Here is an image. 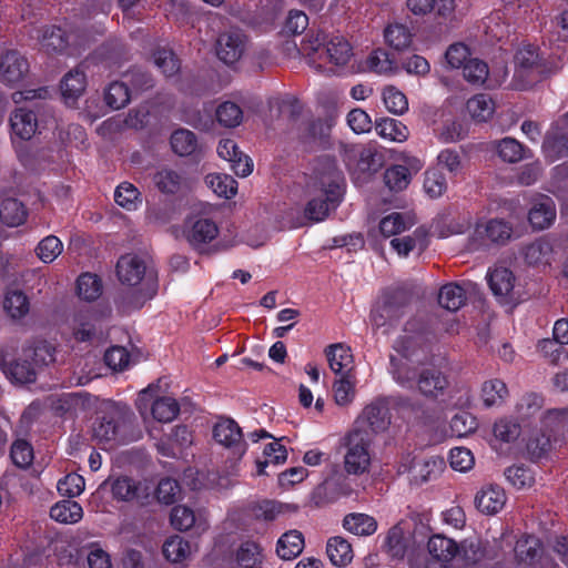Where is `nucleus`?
<instances>
[{
	"label": "nucleus",
	"instance_id": "nucleus-59",
	"mask_svg": "<svg viewBox=\"0 0 568 568\" xmlns=\"http://www.w3.org/2000/svg\"><path fill=\"white\" fill-rule=\"evenodd\" d=\"M544 405V397L537 393L524 395L516 405V413L521 420L536 415Z\"/></svg>",
	"mask_w": 568,
	"mask_h": 568
},
{
	"label": "nucleus",
	"instance_id": "nucleus-10",
	"mask_svg": "<svg viewBox=\"0 0 568 568\" xmlns=\"http://www.w3.org/2000/svg\"><path fill=\"white\" fill-rule=\"evenodd\" d=\"M246 45V36L239 29H230L219 36L215 45L216 55L225 64H233L243 57Z\"/></svg>",
	"mask_w": 568,
	"mask_h": 568
},
{
	"label": "nucleus",
	"instance_id": "nucleus-50",
	"mask_svg": "<svg viewBox=\"0 0 568 568\" xmlns=\"http://www.w3.org/2000/svg\"><path fill=\"white\" fill-rule=\"evenodd\" d=\"M542 429L549 433H559L568 427V407L551 408L541 416Z\"/></svg>",
	"mask_w": 568,
	"mask_h": 568
},
{
	"label": "nucleus",
	"instance_id": "nucleus-55",
	"mask_svg": "<svg viewBox=\"0 0 568 568\" xmlns=\"http://www.w3.org/2000/svg\"><path fill=\"white\" fill-rule=\"evenodd\" d=\"M63 251V244L59 237L48 235L41 240L36 248L37 256L43 263H52Z\"/></svg>",
	"mask_w": 568,
	"mask_h": 568
},
{
	"label": "nucleus",
	"instance_id": "nucleus-19",
	"mask_svg": "<svg viewBox=\"0 0 568 568\" xmlns=\"http://www.w3.org/2000/svg\"><path fill=\"white\" fill-rule=\"evenodd\" d=\"M264 552L262 547L251 540L241 542L229 558L230 568H263Z\"/></svg>",
	"mask_w": 568,
	"mask_h": 568
},
{
	"label": "nucleus",
	"instance_id": "nucleus-51",
	"mask_svg": "<svg viewBox=\"0 0 568 568\" xmlns=\"http://www.w3.org/2000/svg\"><path fill=\"white\" fill-rule=\"evenodd\" d=\"M130 99L131 93L128 84L120 81L110 83L104 94L106 104L114 110L124 108L130 102Z\"/></svg>",
	"mask_w": 568,
	"mask_h": 568
},
{
	"label": "nucleus",
	"instance_id": "nucleus-44",
	"mask_svg": "<svg viewBox=\"0 0 568 568\" xmlns=\"http://www.w3.org/2000/svg\"><path fill=\"white\" fill-rule=\"evenodd\" d=\"M466 106L470 116L478 122L489 120L495 111L494 101L487 94L470 98Z\"/></svg>",
	"mask_w": 568,
	"mask_h": 568
},
{
	"label": "nucleus",
	"instance_id": "nucleus-56",
	"mask_svg": "<svg viewBox=\"0 0 568 568\" xmlns=\"http://www.w3.org/2000/svg\"><path fill=\"white\" fill-rule=\"evenodd\" d=\"M384 181L392 191H403L410 182L409 170L404 165H394L384 173Z\"/></svg>",
	"mask_w": 568,
	"mask_h": 568
},
{
	"label": "nucleus",
	"instance_id": "nucleus-41",
	"mask_svg": "<svg viewBox=\"0 0 568 568\" xmlns=\"http://www.w3.org/2000/svg\"><path fill=\"white\" fill-rule=\"evenodd\" d=\"M3 308L11 318L20 320L30 311L29 298L20 290L9 291L3 300Z\"/></svg>",
	"mask_w": 568,
	"mask_h": 568
},
{
	"label": "nucleus",
	"instance_id": "nucleus-3",
	"mask_svg": "<svg viewBox=\"0 0 568 568\" xmlns=\"http://www.w3.org/2000/svg\"><path fill=\"white\" fill-rule=\"evenodd\" d=\"M410 295L403 287H389L378 297L371 313L374 327L381 328L396 323L405 313Z\"/></svg>",
	"mask_w": 568,
	"mask_h": 568
},
{
	"label": "nucleus",
	"instance_id": "nucleus-7",
	"mask_svg": "<svg viewBox=\"0 0 568 568\" xmlns=\"http://www.w3.org/2000/svg\"><path fill=\"white\" fill-rule=\"evenodd\" d=\"M323 48L329 62L336 65H345L353 55L349 42L343 36H332L327 39L324 34H317L304 43L302 50L307 54L316 53Z\"/></svg>",
	"mask_w": 568,
	"mask_h": 568
},
{
	"label": "nucleus",
	"instance_id": "nucleus-38",
	"mask_svg": "<svg viewBox=\"0 0 568 568\" xmlns=\"http://www.w3.org/2000/svg\"><path fill=\"white\" fill-rule=\"evenodd\" d=\"M153 181L156 187L165 194H175L184 185V178L181 172L169 168L159 170L154 174Z\"/></svg>",
	"mask_w": 568,
	"mask_h": 568
},
{
	"label": "nucleus",
	"instance_id": "nucleus-35",
	"mask_svg": "<svg viewBox=\"0 0 568 568\" xmlns=\"http://www.w3.org/2000/svg\"><path fill=\"white\" fill-rule=\"evenodd\" d=\"M476 233L481 235L485 233L486 237L493 243H506L513 233V227L509 223L500 219H493L485 224H478Z\"/></svg>",
	"mask_w": 568,
	"mask_h": 568
},
{
	"label": "nucleus",
	"instance_id": "nucleus-27",
	"mask_svg": "<svg viewBox=\"0 0 568 568\" xmlns=\"http://www.w3.org/2000/svg\"><path fill=\"white\" fill-rule=\"evenodd\" d=\"M12 132L22 140L31 139L38 128L36 114L26 108H18L10 116Z\"/></svg>",
	"mask_w": 568,
	"mask_h": 568
},
{
	"label": "nucleus",
	"instance_id": "nucleus-13",
	"mask_svg": "<svg viewBox=\"0 0 568 568\" xmlns=\"http://www.w3.org/2000/svg\"><path fill=\"white\" fill-rule=\"evenodd\" d=\"M146 263L136 254L122 255L116 263V276L126 287L146 285Z\"/></svg>",
	"mask_w": 568,
	"mask_h": 568
},
{
	"label": "nucleus",
	"instance_id": "nucleus-45",
	"mask_svg": "<svg viewBox=\"0 0 568 568\" xmlns=\"http://www.w3.org/2000/svg\"><path fill=\"white\" fill-rule=\"evenodd\" d=\"M205 183L216 195L225 199H231L237 191V182L226 174H207Z\"/></svg>",
	"mask_w": 568,
	"mask_h": 568
},
{
	"label": "nucleus",
	"instance_id": "nucleus-28",
	"mask_svg": "<svg viewBox=\"0 0 568 568\" xmlns=\"http://www.w3.org/2000/svg\"><path fill=\"white\" fill-rule=\"evenodd\" d=\"M304 549V537L298 530H288L283 534L276 544V552L284 560L296 558Z\"/></svg>",
	"mask_w": 568,
	"mask_h": 568
},
{
	"label": "nucleus",
	"instance_id": "nucleus-57",
	"mask_svg": "<svg viewBox=\"0 0 568 568\" xmlns=\"http://www.w3.org/2000/svg\"><path fill=\"white\" fill-rule=\"evenodd\" d=\"M385 40L392 48L404 50L412 43V33L404 24H392L385 30Z\"/></svg>",
	"mask_w": 568,
	"mask_h": 568
},
{
	"label": "nucleus",
	"instance_id": "nucleus-42",
	"mask_svg": "<svg viewBox=\"0 0 568 568\" xmlns=\"http://www.w3.org/2000/svg\"><path fill=\"white\" fill-rule=\"evenodd\" d=\"M171 148L180 156H189L196 152L199 144L195 134L186 129H180L171 135Z\"/></svg>",
	"mask_w": 568,
	"mask_h": 568
},
{
	"label": "nucleus",
	"instance_id": "nucleus-37",
	"mask_svg": "<svg viewBox=\"0 0 568 568\" xmlns=\"http://www.w3.org/2000/svg\"><path fill=\"white\" fill-rule=\"evenodd\" d=\"M438 303L443 308L456 312L466 303V292L457 283H448L439 290Z\"/></svg>",
	"mask_w": 568,
	"mask_h": 568
},
{
	"label": "nucleus",
	"instance_id": "nucleus-15",
	"mask_svg": "<svg viewBox=\"0 0 568 568\" xmlns=\"http://www.w3.org/2000/svg\"><path fill=\"white\" fill-rule=\"evenodd\" d=\"M219 235L216 223L206 217L195 220L185 232L190 245L200 253H209L207 246Z\"/></svg>",
	"mask_w": 568,
	"mask_h": 568
},
{
	"label": "nucleus",
	"instance_id": "nucleus-61",
	"mask_svg": "<svg viewBox=\"0 0 568 568\" xmlns=\"http://www.w3.org/2000/svg\"><path fill=\"white\" fill-rule=\"evenodd\" d=\"M73 335L79 342L89 341L94 334L93 315L89 312H79L73 318Z\"/></svg>",
	"mask_w": 568,
	"mask_h": 568
},
{
	"label": "nucleus",
	"instance_id": "nucleus-8",
	"mask_svg": "<svg viewBox=\"0 0 568 568\" xmlns=\"http://www.w3.org/2000/svg\"><path fill=\"white\" fill-rule=\"evenodd\" d=\"M84 367H89V371L79 375L77 384L84 385L90 381L106 376L113 373H121L128 369L134 362H131V357H84Z\"/></svg>",
	"mask_w": 568,
	"mask_h": 568
},
{
	"label": "nucleus",
	"instance_id": "nucleus-12",
	"mask_svg": "<svg viewBox=\"0 0 568 568\" xmlns=\"http://www.w3.org/2000/svg\"><path fill=\"white\" fill-rule=\"evenodd\" d=\"M428 560L424 568H449L458 552V545L455 540L443 535H433L427 542Z\"/></svg>",
	"mask_w": 568,
	"mask_h": 568
},
{
	"label": "nucleus",
	"instance_id": "nucleus-4",
	"mask_svg": "<svg viewBox=\"0 0 568 568\" xmlns=\"http://www.w3.org/2000/svg\"><path fill=\"white\" fill-rule=\"evenodd\" d=\"M39 50L48 55H73L80 52L78 37L55 24H45L36 29Z\"/></svg>",
	"mask_w": 568,
	"mask_h": 568
},
{
	"label": "nucleus",
	"instance_id": "nucleus-22",
	"mask_svg": "<svg viewBox=\"0 0 568 568\" xmlns=\"http://www.w3.org/2000/svg\"><path fill=\"white\" fill-rule=\"evenodd\" d=\"M415 384L423 396L438 398L447 389L448 379L436 368H424L420 371Z\"/></svg>",
	"mask_w": 568,
	"mask_h": 568
},
{
	"label": "nucleus",
	"instance_id": "nucleus-23",
	"mask_svg": "<svg viewBox=\"0 0 568 568\" xmlns=\"http://www.w3.org/2000/svg\"><path fill=\"white\" fill-rule=\"evenodd\" d=\"M154 292L148 285L128 287L121 291L115 297V305L122 314H129L140 310Z\"/></svg>",
	"mask_w": 568,
	"mask_h": 568
},
{
	"label": "nucleus",
	"instance_id": "nucleus-5",
	"mask_svg": "<svg viewBox=\"0 0 568 568\" xmlns=\"http://www.w3.org/2000/svg\"><path fill=\"white\" fill-rule=\"evenodd\" d=\"M163 392L162 378H159L139 393L136 408L143 414L152 403L151 412L154 419L160 423H170L178 416L180 406L174 398L161 396Z\"/></svg>",
	"mask_w": 568,
	"mask_h": 568
},
{
	"label": "nucleus",
	"instance_id": "nucleus-63",
	"mask_svg": "<svg viewBox=\"0 0 568 568\" xmlns=\"http://www.w3.org/2000/svg\"><path fill=\"white\" fill-rule=\"evenodd\" d=\"M449 428L453 436L465 437L477 428V420L471 414L460 412L452 418Z\"/></svg>",
	"mask_w": 568,
	"mask_h": 568
},
{
	"label": "nucleus",
	"instance_id": "nucleus-53",
	"mask_svg": "<svg viewBox=\"0 0 568 568\" xmlns=\"http://www.w3.org/2000/svg\"><path fill=\"white\" fill-rule=\"evenodd\" d=\"M216 119L225 128H235L243 120V111L236 103L226 101L217 106Z\"/></svg>",
	"mask_w": 568,
	"mask_h": 568
},
{
	"label": "nucleus",
	"instance_id": "nucleus-47",
	"mask_svg": "<svg viewBox=\"0 0 568 568\" xmlns=\"http://www.w3.org/2000/svg\"><path fill=\"white\" fill-rule=\"evenodd\" d=\"M163 555L171 562H183L191 555V546L182 537L172 536L163 545Z\"/></svg>",
	"mask_w": 568,
	"mask_h": 568
},
{
	"label": "nucleus",
	"instance_id": "nucleus-21",
	"mask_svg": "<svg viewBox=\"0 0 568 568\" xmlns=\"http://www.w3.org/2000/svg\"><path fill=\"white\" fill-rule=\"evenodd\" d=\"M410 535L406 534L402 525L393 526L384 538L383 549L395 559L407 556L412 566H415L410 551Z\"/></svg>",
	"mask_w": 568,
	"mask_h": 568
},
{
	"label": "nucleus",
	"instance_id": "nucleus-48",
	"mask_svg": "<svg viewBox=\"0 0 568 568\" xmlns=\"http://www.w3.org/2000/svg\"><path fill=\"white\" fill-rule=\"evenodd\" d=\"M77 292L81 300L92 302L102 294V282L97 275L84 273L77 281Z\"/></svg>",
	"mask_w": 568,
	"mask_h": 568
},
{
	"label": "nucleus",
	"instance_id": "nucleus-24",
	"mask_svg": "<svg viewBox=\"0 0 568 568\" xmlns=\"http://www.w3.org/2000/svg\"><path fill=\"white\" fill-rule=\"evenodd\" d=\"M389 373L397 384L412 388L420 371L414 357H390Z\"/></svg>",
	"mask_w": 568,
	"mask_h": 568
},
{
	"label": "nucleus",
	"instance_id": "nucleus-30",
	"mask_svg": "<svg viewBox=\"0 0 568 568\" xmlns=\"http://www.w3.org/2000/svg\"><path fill=\"white\" fill-rule=\"evenodd\" d=\"M556 217L554 202L549 197L536 203L529 211L528 220L534 229L544 230L551 225Z\"/></svg>",
	"mask_w": 568,
	"mask_h": 568
},
{
	"label": "nucleus",
	"instance_id": "nucleus-1",
	"mask_svg": "<svg viewBox=\"0 0 568 568\" xmlns=\"http://www.w3.org/2000/svg\"><path fill=\"white\" fill-rule=\"evenodd\" d=\"M343 175L333 161H327L323 172H318L314 182L317 192L305 209L306 216L321 222L334 210L342 196Z\"/></svg>",
	"mask_w": 568,
	"mask_h": 568
},
{
	"label": "nucleus",
	"instance_id": "nucleus-49",
	"mask_svg": "<svg viewBox=\"0 0 568 568\" xmlns=\"http://www.w3.org/2000/svg\"><path fill=\"white\" fill-rule=\"evenodd\" d=\"M542 150L551 162L568 156V136L558 132L549 133L544 141Z\"/></svg>",
	"mask_w": 568,
	"mask_h": 568
},
{
	"label": "nucleus",
	"instance_id": "nucleus-26",
	"mask_svg": "<svg viewBox=\"0 0 568 568\" xmlns=\"http://www.w3.org/2000/svg\"><path fill=\"white\" fill-rule=\"evenodd\" d=\"M171 524L175 529L187 530L195 527L196 531H204L207 528L206 518L186 506H175L171 511Z\"/></svg>",
	"mask_w": 568,
	"mask_h": 568
},
{
	"label": "nucleus",
	"instance_id": "nucleus-60",
	"mask_svg": "<svg viewBox=\"0 0 568 568\" xmlns=\"http://www.w3.org/2000/svg\"><path fill=\"white\" fill-rule=\"evenodd\" d=\"M383 101L390 113L400 115L408 110V100L406 95L395 87H387L384 89Z\"/></svg>",
	"mask_w": 568,
	"mask_h": 568
},
{
	"label": "nucleus",
	"instance_id": "nucleus-62",
	"mask_svg": "<svg viewBox=\"0 0 568 568\" xmlns=\"http://www.w3.org/2000/svg\"><path fill=\"white\" fill-rule=\"evenodd\" d=\"M355 376L341 377L338 381L334 383V399L337 405L346 406L353 402L355 396Z\"/></svg>",
	"mask_w": 568,
	"mask_h": 568
},
{
	"label": "nucleus",
	"instance_id": "nucleus-33",
	"mask_svg": "<svg viewBox=\"0 0 568 568\" xmlns=\"http://www.w3.org/2000/svg\"><path fill=\"white\" fill-rule=\"evenodd\" d=\"M28 212L22 202L17 199H4L0 204V220L8 226H19L27 220Z\"/></svg>",
	"mask_w": 568,
	"mask_h": 568
},
{
	"label": "nucleus",
	"instance_id": "nucleus-64",
	"mask_svg": "<svg viewBox=\"0 0 568 568\" xmlns=\"http://www.w3.org/2000/svg\"><path fill=\"white\" fill-rule=\"evenodd\" d=\"M488 74V65L479 59H468L464 64L463 75L470 83L483 84Z\"/></svg>",
	"mask_w": 568,
	"mask_h": 568
},
{
	"label": "nucleus",
	"instance_id": "nucleus-18",
	"mask_svg": "<svg viewBox=\"0 0 568 568\" xmlns=\"http://www.w3.org/2000/svg\"><path fill=\"white\" fill-rule=\"evenodd\" d=\"M217 154L221 159L230 162L231 169L236 175L245 178L252 173V160L239 149L234 140H221L217 145Z\"/></svg>",
	"mask_w": 568,
	"mask_h": 568
},
{
	"label": "nucleus",
	"instance_id": "nucleus-29",
	"mask_svg": "<svg viewBox=\"0 0 568 568\" xmlns=\"http://www.w3.org/2000/svg\"><path fill=\"white\" fill-rule=\"evenodd\" d=\"M343 527L356 536H371L377 530V521L367 514L352 513L344 517Z\"/></svg>",
	"mask_w": 568,
	"mask_h": 568
},
{
	"label": "nucleus",
	"instance_id": "nucleus-40",
	"mask_svg": "<svg viewBox=\"0 0 568 568\" xmlns=\"http://www.w3.org/2000/svg\"><path fill=\"white\" fill-rule=\"evenodd\" d=\"M445 463L440 457H430L415 462L413 465L414 479L420 484L435 479L444 469Z\"/></svg>",
	"mask_w": 568,
	"mask_h": 568
},
{
	"label": "nucleus",
	"instance_id": "nucleus-9",
	"mask_svg": "<svg viewBox=\"0 0 568 568\" xmlns=\"http://www.w3.org/2000/svg\"><path fill=\"white\" fill-rule=\"evenodd\" d=\"M111 493L118 501H144L150 497L151 485L146 480H135L129 476L109 479Z\"/></svg>",
	"mask_w": 568,
	"mask_h": 568
},
{
	"label": "nucleus",
	"instance_id": "nucleus-52",
	"mask_svg": "<svg viewBox=\"0 0 568 568\" xmlns=\"http://www.w3.org/2000/svg\"><path fill=\"white\" fill-rule=\"evenodd\" d=\"M120 424L112 418L103 417L93 428V436L100 443H122Z\"/></svg>",
	"mask_w": 568,
	"mask_h": 568
},
{
	"label": "nucleus",
	"instance_id": "nucleus-14",
	"mask_svg": "<svg viewBox=\"0 0 568 568\" xmlns=\"http://www.w3.org/2000/svg\"><path fill=\"white\" fill-rule=\"evenodd\" d=\"M390 423L388 409L382 402H373L365 406L356 420L354 429L366 432L371 437L387 429Z\"/></svg>",
	"mask_w": 568,
	"mask_h": 568
},
{
	"label": "nucleus",
	"instance_id": "nucleus-17",
	"mask_svg": "<svg viewBox=\"0 0 568 568\" xmlns=\"http://www.w3.org/2000/svg\"><path fill=\"white\" fill-rule=\"evenodd\" d=\"M506 501V491L497 484L481 486L474 498L475 507L484 515L498 514L505 507Z\"/></svg>",
	"mask_w": 568,
	"mask_h": 568
},
{
	"label": "nucleus",
	"instance_id": "nucleus-32",
	"mask_svg": "<svg viewBox=\"0 0 568 568\" xmlns=\"http://www.w3.org/2000/svg\"><path fill=\"white\" fill-rule=\"evenodd\" d=\"M326 552L334 566L345 567L353 559V549L351 544L343 537H332L327 541Z\"/></svg>",
	"mask_w": 568,
	"mask_h": 568
},
{
	"label": "nucleus",
	"instance_id": "nucleus-39",
	"mask_svg": "<svg viewBox=\"0 0 568 568\" xmlns=\"http://www.w3.org/2000/svg\"><path fill=\"white\" fill-rule=\"evenodd\" d=\"M429 338L423 333L410 334L405 332L394 342V349L397 353H425L430 351L428 347Z\"/></svg>",
	"mask_w": 568,
	"mask_h": 568
},
{
	"label": "nucleus",
	"instance_id": "nucleus-36",
	"mask_svg": "<svg viewBox=\"0 0 568 568\" xmlns=\"http://www.w3.org/2000/svg\"><path fill=\"white\" fill-rule=\"evenodd\" d=\"M87 87V79L83 71L73 69L69 71L61 81V93L65 100H77L81 97Z\"/></svg>",
	"mask_w": 568,
	"mask_h": 568
},
{
	"label": "nucleus",
	"instance_id": "nucleus-20",
	"mask_svg": "<svg viewBox=\"0 0 568 568\" xmlns=\"http://www.w3.org/2000/svg\"><path fill=\"white\" fill-rule=\"evenodd\" d=\"M27 59L17 51H8L0 57V81L12 85L19 83L28 73Z\"/></svg>",
	"mask_w": 568,
	"mask_h": 568
},
{
	"label": "nucleus",
	"instance_id": "nucleus-58",
	"mask_svg": "<svg viewBox=\"0 0 568 568\" xmlns=\"http://www.w3.org/2000/svg\"><path fill=\"white\" fill-rule=\"evenodd\" d=\"M412 225L413 221L406 219L403 214L392 213L382 219L379 230L384 236L389 237L406 231Z\"/></svg>",
	"mask_w": 568,
	"mask_h": 568
},
{
	"label": "nucleus",
	"instance_id": "nucleus-16",
	"mask_svg": "<svg viewBox=\"0 0 568 568\" xmlns=\"http://www.w3.org/2000/svg\"><path fill=\"white\" fill-rule=\"evenodd\" d=\"M0 367L14 384H28L36 381L34 357H1Z\"/></svg>",
	"mask_w": 568,
	"mask_h": 568
},
{
	"label": "nucleus",
	"instance_id": "nucleus-34",
	"mask_svg": "<svg viewBox=\"0 0 568 568\" xmlns=\"http://www.w3.org/2000/svg\"><path fill=\"white\" fill-rule=\"evenodd\" d=\"M523 255L529 265H547L552 256V246L548 241L539 239L527 244L523 248Z\"/></svg>",
	"mask_w": 568,
	"mask_h": 568
},
{
	"label": "nucleus",
	"instance_id": "nucleus-11",
	"mask_svg": "<svg viewBox=\"0 0 568 568\" xmlns=\"http://www.w3.org/2000/svg\"><path fill=\"white\" fill-rule=\"evenodd\" d=\"M214 440L232 449L233 454L241 458L246 452V444L243 440V434L237 423L231 418H221L213 427Z\"/></svg>",
	"mask_w": 568,
	"mask_h": 568
},
{
	"label": "nucleus",
	"instance_id": "nucleus-31",
	"mask_svg": "<svg viewBox=\"0 0 568 568\" xmlns=\"http://www.w3.org/2000/svg\"><path fill=\"white\" fill-rule=\"evenodd\" d=\"M50 516L61 524H75L82 519L83 509L79 503L64 499L51 507Z\"/></svg>",
	"mask_w": 568,
	"mask_h": 568
},
{
	"label": "nucleus",
	"instance_id": "nucleus-46",
	"mask_svg": "<svg viewBox=\"0 0 568 568\" xmlns=\"http://www.w3.org/2000/svg\"><path fill=\"white\" fill-rule=\"evenodd\" d=\"M507 396V386L500 379H490L485 382L481 387V398L486 407L501 405Z\"/></svg>",
	"mask_w": 568,
	"mask_h": 568
},
{
	"label": "nucleus",
	"instance_id": "nucleus-6",
	"mask_svg": "<svg viewBox=\"0 0 568 568\" xmlns=\"http://www.w3.org/2000/svg\"><path fill=\"white\" fill-rule=\"evenodd\" d=\"M372 437L363 430L353 429L347 438V450L344 457L345 470L352 475L366 473L371 466Z\"/></svg>",
	"mask_w": 568,
	"mask_h": 568
},
{
	"label": "nucleus",
	"instance_id": "nucleus-25",
	"mask_svg": "<svg viewBox=\"0 0 568 568\" xmlns=\"http://www.w3.org/2000/svg\"><path fill=\"white\" fill-rule=\"evenodd\" d=\"M488 282L494 295L500 302H509L513 298L515 287V276L506 267H496L488 275Z\"/></svg>",
	"mask_w": 568,
	"mask_h": 568
},
{
	"label": "nucleus",
	"instance_id": "nucleus-54",
	"mask_svg": "<svg viewBox=\"0 0 568 568\" xmlns=\"http://www.w3.org/2000/svg\"><path fill=\"white\" fill-rule=\"evenodd\" d=\"M484 556L481 544L477 539H466L458 545V552L455 560L460 561L463 566H469Z\"/></svg>",
	"mask_w": 568,
	"mask_h": 568
},
{
	"label": "nucleus",
	"instance_id": "nucleus-43",
	"mask_svg": "<svg viewBox=\"0 0 568 568\" xmlns=\"http://www.w3.org/2000/svg\"><path fill=\"white\" fill-rule=\"evenodd\" d=\"M375 130L379 136L395 142H404L409 135V131L405 124L390 118H385L376 122Z\"/></svg>",
	"mask_w": 568,
	"mask_h": 568
},
{
	"label": "nucleus",
	"instance_id": "nucleus-2",
	"mask_svg": "<svg viewBox=\"0 0 568 568\" xmlns=\"http://www.w3.org/2000/svg\"><path fill=\"white\" fill-rule=\"evenodd\" d=\"M494 568H558L545 552L541 541L530 535L520 537L514 548V561L498 562Z\"/></svg>",
	"mask_w": 568,
	"mask_h": 568
}]
</instances>
